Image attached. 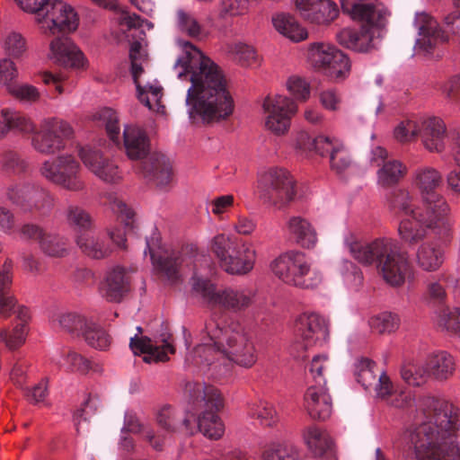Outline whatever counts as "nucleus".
I'll use <instances>...</instances> for the list:
<instances>
[{"mask_svg":"<svg viewBox=\"0 0 460 460\" xmlns=\"http://www.w3.org/2000/svg\"><path fill=\"white\" fill-rule=\"evenodd\" d=\"M320 138H327V137L320 135L312 138L306 131L301 130L295 135L292 146L302 153L314 150L320 155L321 148L318 146Z\"/></svg>","mask_w":460,"mask_h":460,"instance_id":"nucleus-60","label":"nucleus"},{"mask_svg":"<svg viewBox=\"0 0 460 460\" xmlns=\"http://www.w3.org/2000/svg\"><path fill=\"white\" fill-rule=\"evenodd\" d=\"M364 0H341V9L359 23L361 28H344L337 34L339 43L356 52L366 53L377 48L381 29L387 22L389 12L380 2L365 3Z\"/></svg>","mask_w":460,"mask_h":460,"instance_id":"nucleus-6","label":"nucleus"},{"mask_svg":"<svg viewBox=\"0 0 460 460\" xmlns=\"http://www.w3.org/2000/svg\"><path fill=\"white\" fill-rule=\"evenodd\" d=\"M255 293L252 289L241 287H226L219 289L216 307H221L233 313L247 310L254 302Z\"/></svg>","mask_w":460,"mask_h":460,"instance_id":"nucleus-24","label":"nucleus"},{"mask_svg":"<svg viewBox=\"0 0 460 460\" xmlns=\"http://www.w3.org/2000/svg\"><path fill=\"white\" fill-rule=\"evenodd\" d=\"M59 325L73 338H81L91 348L106 350L111 344L107 332L93 320L75 314H66L59 319Z\"/></svg>","mask_w":460,"mask_h":460,"instance_id":"nucleus-15","label":"nucleus"},{"mask_svg":"<svg viewBox=\"0 0 460 460\" xmlns=\"http://www.w3.org/2000/svg\"><path fill=\"white\" fill-rule=\"evenodd\" d=\"M58 121L55 118L43 120L40 129L34 132L31 144L34 148L44 155H54L58 150Z\"/></svg>","mask_w":460,"mask_h":460,"instance_id":"nucleus-27","label":"nucleus"},{"mask_svg":"<svg viewBox=\"0 0 460 460\" xmlns=\"http://www.w3.org/2000/svg\"><path fill=\"white\" fill-rule=\"evenodd\" d=\"M142 89L145 92V95L149 100V104L145 102H140L149 110L164 114V106L162 104L163 87L156 81H154L153 83H148L142 86Z\"/></svg>","mask_w":460,"mask_h":460,"instance_id":"nucleus-57","label":"nucleus"},{"mask_svg":"<svg viewBox=\"0 0 460 460\" xmlns=\"http://www.w3.org/2000/svg\"><path fill=\"white\" fill-rule=\"evenodd\" d=\"M99 119L104 125L107 134L114 143L119 142L120 128L119 118L112 109L103 108L98 113Z\"/></svg>","mask_w":460,"mask_h":460,"instance_id":"nucleus-56","label":"nucleus"},{"mask_svg":"<svg viewBox=\"0 0 460 460\" xmlns=\"http://www.w3.org/2000/svg\"><path fill=\"white\" fill-rule=\"evenodd\" d=\"M321 148L319 155L328 156L331 169L337 174H342L353 165V159L349 150L339 139L334 137L318 139Z\"/></svg>","mask_w":460,"mask_h":460,"instance_id":"nucleus-22","label":"nucleus"},{"mask_svg":"<svg viewBox=\"0 0 460 460\" xmlns=\"http://www.w3.org/2000/svg\"><path fill=\"white\" fill-rule=\"evenodd\" d=\"M413 24L418 30L414 45L417 52L430 53L436 45L448 40V35L440 29L438 22L425 12L415 14Z\"/></svg>","mask_w":460,"mask_h":460,"instance_id":"nucleus-17","label":"nucleus"},{"mask_svg":"<svg viewBox=\"0 0 460 460\" xmlns=\"http://www.w3.org/2000/svg\"><path fill=\"white\" fill-rule=\"evenodd\" d=\"M421 138L424 147L429 152L441 153L446 146H450V155L456 164L460 166V133L456 130L447 131L442 119L429 117L420 119Z\"/></svg>","mask_w":460,"mask_h":460,"instance_id":"nucleus-13","label":"nucleus"},{"mask_svg":"<svg viewBox=\"0 0 460 460\" xmlns=\"http://www.w3.org/2000/svg\"><path fill=\"white\" fill-rule=\"evenodd\" d=\"M402 380L411 386L424 385L430 376L426 361L424 363H405L401 368Z\"/></svg>","mask_w":460,"mask_h":460,"instance_id":"nucleus-43","label":"nucleus"},{"mask_svg":"<svg viewBox=\"0 0 460 460\" xmlns=\"http://www.w3.org/2000/svg\"><path fill=\"white\" fill-rule=\"evenodd\" d=\"M428 369L430 376L437 380H447L456 371V360L454 357L446 350H437L429 353L426 358Z\"/></svg>","mask_w":460,"mask_h":460,"instance_id":"nucleus-31","label":"nucleus"},{"mask_svg":"<svg viewBox=\"0 0 460 460\" xmlns=\"http://www.w3.org/2000/svg\"><path fill=\"white\" fill-rule=\"evenodd\" d=\"M146 244L144 253L146 255L148 251L154 268L164 273L169 279H175L177 278L178 258L170 254L168 251L162 247L159 234L154 232L149 238L146 239Z\"/></svg>","mask_w":460,"mask_h":460,"instance_id":"nucleus-21","label":"nucleus"},{"mask_svg":"<svg viewBox=\"0 0 460 460\" xmlns=\"http://www.w3.org/2000/svg\"><path fill=\"white\" fill-rule=\"evenodd\" d=\"M230 58L242 66H250L256 61V51L253 47L245 43H234L228 47Z\"/></svg>","mask_w":460,"mask_h":460,"instance_id":"nucleus-53","label":"nucleus"},{"mask_svg":"<svg viewBox=\"0 0 460 460\" xmlns=\"http://www.w3.org/2000/svg\"><path fill=\"white\" fill-rule=\"evenodd\" d=\"M350 69V60L349 57L341 51L322 74L332 83H341L349 77Z\"/></svg>","mask_w":460,"mask_h":460,"instance_id":"nucleus-44","label":"nucleus"},{"mask_svg":"<svg viewBox=\"0 0 460 460\" xmlns=\"http://www.w3.org/2000/svg\"><path fill=\"white\" fill-rule=\"evenodd\" d=\"M155 420L161 432L155 434V439L161 438L162 446L167 436L181 433L187 436L195 434V428L188 416L170 405L162 406L155 413Z\"/></svg>","mask_w":460,"mask_h":460,"instance_id":"nucleus-18","label":"nucleus"},{"mask_svg":"<svg viewBox=\"0 0 460 460\" xmlns=\"http://www.w3.org/2000/svg\"><path fill=\"white\" fill-rule=\"evenodd\" d=\"M250 6V0H219L217 15L226 20L245 14Z\"/></svg>","mask_w":460,"mask_h":460,"instance_id":"nucleus-52","label":"nucleus"},{"mask_svg":"<svg viewBox=\"0 0 460 460\" xmlns=\"http://www.w3.org/2000/svg\"><path fill=\"white\" fill-rule=\"evenodd\" d=\"M341 50L327 42H314L309 45L307 50L308 62L314 69L323 73Z\"/></svg>","mask_w":460,"mask_h":460,"instance_id":"nucleus-32","label":"nucleus"},{"mask_svg":"<svg viewBox=\"0 0 460 460\" xmlns=\"http://www.w3.org/2000/svg\"><path fill=\"white\" fill-rule=\"evenodd\" d=\"M407 167L396 159L384 163L376 172L377 184L389 188L396 185L406 174Z\"/></svg>","mask_w":460,"mask_h":460,"instance_id":"nucleus-37","label":"nucleus"},{"mask_svg":"<svg viewBox=\"0 0 460 460\" xmlns=\"http://www.w3.org/2000/svg\"><path fill=\"white\" fill-rule=\"evenodd\" d=\"M287 90L297 101L305 102L311 93L310 84L303 77L291 75L286 82Z\"/></svg>","mask_w":460,"mask_h":460,"instance_id":"nucleus-58","label":"nucleus"},{"mask_svg":"<svg viewBox=\"0 0 460 460\" xmlns=\"http://www.w3.org/2000/svg\"><path fill=\"white\" fill-rule=\"evenodd\" d=\"M371 330L375 332L384 334L395 332L400 326V318L392 313L384 312L372 316L368 320Z\"/></svg>","mask_w":460,"mask_h":460,"instance_id":"nucleus-48","label":"nucleus"},{"mask_svg":"<svg viewBox=\"0 0 460 460\" xmlns=\"http://www.w3.org/2000/svg\"><path fill=\"white\" fill-rule=\"evenodd\" d=\"M342 279L348 289L358 291L363 284V273L351 261H344L342 270Z\"/></svg>","mask_w":460,"mask_h":460,"instance_id":"nucleus-59","label":"nucleus"},{"mask_svg":"<svg viewBox=\"0 0 460 460\" xmlns=\"http://www.w3.org/2000/svg\"><path fill=\"white\" fill-rule=\"evenodd\" d=\"M208 341L195 348V355L208 365L224 359L243 368L252 367L258 352L252 335L237 320L213 313L205 323Z\"/></svg>","mask_w":460,"mask_h":460,"instance_id":"nucleus-3","label":"nucleus"},{"mask_svg":"<svg viewBox=\"0 0 460 460\" xmlns=\"http://www.w3.org/2000/svg\"><path fill=\"white\" fill-rule=\"evenodd\" d=\"M308 449L315 456H322L332 448V440L329 433L317 425H309L302 431Z\"/></svg>","mask_w":460,"mask_h":460,"instance_id":"nucleus-33","label":"nucleus"},{"mask_svg":"<svg viewBox=\"0 0 460 460\" xmlns=\"http://www.w3.org/2000/svg\"><path fill=\"white\" fill-rule=\"evenodd\" d=\"M190 294L191 297L200 301L208 307H216L219 289L215 283L208 279L193 276L190 280Z\"/></svg>","mask_w":460,"mask_h":460,"instance_id":"nucleus-34","label":"nucleus"},{"mask_svg":"<svg viewBox=\"0 0 460 460\" xmlns=\"http://www.w3.org/2000/svg\"><path fill=\"white\" fill-rule=\"evenodd\" d=\"M270 270L285 284L301 289H315L323 280V273L312 269L305 253L296 250L283 252L274 259Z\"/></svg>","mask_w":460,"mask_h":460,"instance_id":"nucleus-9","label":"nucleus"},{"mask_svg":"<svg viewBox=\"0 0 460 460\" xmlns=\"http://www.w3.org/2000/svg\"><path fill=\"white\" fill-rule=\"evenodd\" d=\"M137 333L130 338L129 347L135 355L145 354L143 360L146 363L165 362L169 360V354H173L175 349L172 343V335L163 329L160 333L152 338L147 336L137 337L142 333V327L137 328Z\"/></svg>","mask_w":460,"mask_h":460,"instance_id":"nucleus-16","label":"nucleus"},{"mask_svg":"<svg viewBox=\"0 0 460 460\" xmlns=\"http://www.w3.org/2000/svg\"><path fill=\"white\" fill-rule=\"evenodd\" d=\"M343 242L355 261L364 266L376 264L384 280L391 286L402 285L411 272L408 254L400 251L392 238L378 237L371 242H363L349 232Z\"/></svg>","mask_w":460,"mask_h":460,"instance_id":"nucleus-5","label":"nucleus"},{"mask_svg":"<svg viewBox=\"0 0 460 460\" xmlns=\"http://www.w3.org/2000/svg\"><path fill=\"white\" fill-rule=\"evenodd\" d=\"M420 131V119H405L394 130V137L401 142H407L419 136Z\"/></svg>","mask_w":460,"mask_h":460,"instance_id":"nucleus-61","label":"nucleus"},{"mask_svg":"<svg viewBox=\"0 0 460 460\" xmlns=\"http://www.w3.org/2000/svg\"><path fill=\"white\" fill-rule=\"evenodd\" d=\"M209 247L220 267L230 275L243 276L254 268L257 252L250 242L217 234L210 240Z\"/></svg>","mask_w":460,"mask_h":460,"instance_id":"nucleus-8","label":"nucleus"},{"mask_svg":"<svg viewBox=\"0 0 460 460\" xmlns=\"http://www.w3.org/2000/svg\"><path fill=\"white\" fill-rule=\"evenodd\" d=\"M175 24L180 31L191 38H198L201 34V25L197 18L183 8L177 9L175 13Z\"/></svg>","mask_w":460,"mask_h":460,"instance_id":"nucleus-47","label":"nucleus"},{"mask_svg":"<svg viewBox=\"0 0 460 460\" xmlns=\"http://www.w3.org/2000/svg\"><path fill=\"white\" fill-rule=\"evenodd\" d=\"M390 213L399 221L398 234L409 245L422 242L429 234L443 236L450 233L452 223L444 219L429 205L414 197L406 189L393 190L387 199Z\"/></svg>","mask_w":460,"mask_h":460,"instance_id":"nucleus-4","label":"nucleus"},{"mask_svg":"<svg viewBox=\"0 0 460 460\" xmlns=\"http://www.w3.org/2000/svg\"><path fill=\"white\" fill-rule=\"evenodd\" d=\"M332 363L325 354L316 355L313 358L309 373L316 385H326V375L332 370Z\"/></svg>","mask_w":460,"mask_h":460,"instance_id":"nucleus-50","label":"nucleus"},{"mask_svg":"<svg viewBox=\"0 0 460 460\" xmlns=\"http://www.w3.org/2000/svg\"><path fill=\"white\" fill-rule=\"evenodd\" d=\"M141 173L146 179L154 181L158 187H164L172 180V165L164 155H152L144 162Z\"/></svg>","mask_w":460,"mask_h":460,"instance_id":"nucleus-29","label":"nucleus"},{"mask_svg":"<svg viewBox=\"0 0 460 460\" xmlns=\"http://www.w3.org/2000/svg\"><path fill=\"white\" fill-rule=\"evenodd\" d=\"M27 333L25 323H19L13 328L12 334H8L7 331H2L0 339L5 342L6 347L14 350L24 344Z\"/></svg>","mask_w":460,"mask_h":460,"instance_id":"nucleus-62","label":"nucleus"},{"mask_svg":"<svg viewBox=\"0 0 460 460\" xmlns=\"http://www.w3.org/2000/svg\"><path fill=\"white\" fill-rule=\"evenodd\" d=\"M297 341L290 346V354L298 360L307 358L306 350L314 345L322 346L330 338L329 322L315 313H305L296 320Z\"/></svg>","mask_w":460,"mask_h":460,"instance_id":"nucleus-11","label":"nucleus"},{"mask_svg":"<svg viewBox=\"0 0 460 460\" xmlns=\"http://www.w3.org/2000/svg\"><path fill=\"white\" fill-rule=\"evenodd\" d=\"M36 189L30 183H13L6 188V197L13 205L24 209H31L33 206V194Z\"/></svg>","mask_w":460,"mask_h":460,"instance_id":"nucleus-42","label":"nucleus"},{"mask_svg":"<svg viewBox=\"0 0 460 460\" xmlns=\"http://www.w3.org/2000/svg\"><path fill=\"white\" fill-rule=\"evenodd\" d=\"M13 98L22 102H36L40 98L38 89L31 84H18L16 82L7 91Z\"/></svg>","mask_w":460,"mask_h":460,"instance_id":"nucleus-63","label":"nucleus"},{"mask_svg":"<svg viewBox=\"0 0 460 460\" xmlns=\"http://www.w3.org/2000/svg\"><path fill=\"white\" fill-rule=\"evenodd\" d=\"M1 116L3 120L0 121V139L4 138L13 129H18L22 133H32L35 130L34 125L29 119L9 109H3Z\"/></svg>","mask_w":460,"mask_h":460,"instance_id":"nucleus-38","label":"nucleus"},{"mask_svg":"<svg viewBox=\"0 0 460 460\" xmlns=\"http://www.w3.org/2000/svg\"><path fill=\"white\" fill-rule=\"evenodd\" d=\"M128 430L133 433H142L143 438L150 444V446L157 451L162 450V440L161 438L155 439V431L149 427H143L137 419L132 414L126 413L124 419V427L122 430Z\"/></svg>","mask_w":460,"mask_h":460,"instance_id":"nucleus-46","label":"nucleus"},{"mask_svg":"<svg viewBox=\"0 0 460 460\" xmlns=\"http://www.w3.org/2000/svg\"><path fill=\"white\" fill-rule=\"evenodd\" d=\"M258 191L260 199L265 205L279 209L294 199L295 180L283 168H270L261 175Z\"/></svg>","mask_w":460,"mask_h":460,"instance_id":"nucleus-10","label":"nucleus"},{"mask_svg":"<svg viewBox=\"0 0 460 460\" xmlns=\"http://www.w3.org/2000/svg\"><path fill=\"white\" fill-rule=\"evenodd\" d=\"M79 26V15L74 7L59 2V32L71 33Z\"/></svg>","mask_w":460,"mask_h":460,"instance_id":"nucleus-55","label":"nucleus"},{"mask_svg":"<svg viewBox=\"0 0 460 460\" xmlns=\"http://www.w3.org/2000/svg\"><path fill=\"white\" fill-rule=\"evenodd\" d=\"M76 243L86 256L94 260L106 259L112 253L111 246L99 237L80 235L77 237Z\"/></svg>","mask_w":460,"mask_h":460,"instance_id":"nucleus-40","label":"nucleus"},{"mask_svg":"<svg viewBox=\"0 0 460 460\" xmlns=\"http://www.w3.org/2000/svg\"><path fill=\"white\" fill-rule=\"evenodd\" d=\"M80 156L84 164L99 179L107 182H113L119 179L118 166L104 158L99 151L83 148L80 151Z\"/></svg>","mask_w":460,"mask_h":460,"instance_id":"nucleus-25","label":"nucleus"},{"mask_svg":"<svg viewBox=\"0 0 460 460\" xmlns=\"http://www.w3.org/2000/svg\"><path fill=\"white\" fill-rule=\"evenodd\" d=\"M66 217L68 225L78 231H87L91 228L93 224L90 214L77 206H70L66 211Z\"/></svg>","mask_w":460,"mask_h":460,"instance_id":"nucleus-54","label":"nucleus"},{"mask_svg":"<svg viewBox=\"0 0 460 460\" xmlns=\"http://www.w3.org/2000/svg\"><path fill=\"white\" fill-rule=\"evenodd\" d=\"M375 366L374 361L364 358L357 359L354 363V376L357 381L366 389L375 385L376 381V375L374 371Z\"/></svg>","mask_w":460,"mask_h":460,"instance_id":"nucleus-49","label":"nucleus"},{"mask_svg":"<svg viewBox=\"0 0 460 460\" xmlns=\"http://www.w3.org/2000/svg\"><path fill=\"white\" fill-rule=\"evenodd\" d=\"M123 139L127 155L130 159H142L148 154V139L141 128L135 126H125Z\"/></svg>","mask_w":460,"mask_h":460,"instance_id":"nucleus-30","label":"nucleus"},{"mask_svg":"<svg viewBox=\"0 0 460 460\" xmlns=\"http://www.w3.org/2000/svg\"><path fill=\"white\" fill-rule=\"evenodd\" d=\"M183 54L174 63L181 77L190 75V87L187 91L186 106L190 119H200L212 124L227 119L234 111V101L226 90V84L218 66L187 40H179Z\"/></svg>","mask_w":460,"mask_h":460,"instance_id":"nucleus-1","label":"nucleus"},{"mask_svg":"<svg viewBox=\"0 0 460 460\" xmlns=\"http://www.w3.org/2000/svg\"><path fill=\"white\" fill-rule=\"evenodd\" d=\"M434 324L442 331H446L460 338V307L450 309L441 307L432 317Z\"/></svg>","mask_w":460,"mask_h":460,"instance_id":"nucleus-41","label":"nucleus"},{"mask_svg":"<svg viewBox=\"0 0 460 460\" xmlns=\"http://www.w3.org/2000/svg\"><path fill=\"white\" fill-rule=\"evenodd\" d=\"M318 99L322 107L329 111H339L342 102L341 94L335 88L320 91Z\"/></svg>","mask_w":460,"mask_h":460,"instance_id":"nucleus-64","label":"nucleus"},{"mask_svg":"<svg viewBox=\"0 0 460 460\" xmlns=\"http://www.w3.org/2000/svg\"><path fill=\"white\" fill-rule=\"evenodd\" d=\"M59 66L80 69L87 66V59L69 38H59Z\"/></svg>","mask_w":460,"mask_h":460,"instance_id":"nucleus-36","label":"nucleus"},{"mask_svg":"<svg viewBox=\"0 0 460 460\" xmlns=\"http://www.w3.org/2000/svg\"><path fill=\"white\" fill-rule=\"evenodd\" d=\"M286 228L296 243L303 249L312 250L318 243L314 226L305 217L292 216L286 222Z\"/></svg>","mask_w":460,"mask_h":460,"instance_id":"nucleus-26","label":"nucleus"},{"mask_svg":"<svg viewBox=\"0 0 460 460\" xmlns=\"http://www.w3.org/2000/svg\"><path fill=\"white\" fill-rule=\"evenodd\" d=\"M24 12L38 15L37 22L44 34H55L58 29V17L55 6L58 0H14Z\"/></svg>","mask_w":460,"mask_h":460,"instance_id":"nucleus-23","label":"nucleus"},{"mask_svg":"<svg viewBox=\"0 0 460 460\" xmlns=\"http://www.w3.org/2000/svg\"><path fill=\"white\" fill-rule=\"evenodd\" d=\"M441 183L442 175L434 167L420 166L412 172L411 184L419 191L421 201L429 205L444 219H449V205L437 192Z\"/></svg>","mask_w":460,"mask_h":460,"instance_id":"nucleus-14","label":"nucleus"},{"mask_svg":"<svg viewBox=\"0 0 460 460\" xmlns=\"http://www.w3.org/2000/svg\"><path fill=\"white\" fill-rule=\"evenodd\" d=\"M263 460H301L297 448L288 443L277 442L266 447L262 453Z\"/></svg>","mask_w":460,"mask_h":460,"instance_id":"nucleus-45","label":"nucleus"},{"mask_svg":"<svg viewBox=\"0 0 460 460\" xmlns=\"http://www.w3.org/2000/svg\"><path fill=\"white\" fill-rule=\"evenodd\" d=\"M274 28L292 41L299 42L308 37L305 28L301 26L294 16L288 13H278L272 17Z\"/></svg>","mask_w":460,"mask_h":460,"instance_id":"nucleus-35","label":"nucleus"},{"mask_svg":"<svg viewBox=\"0 0 460 460\" xmlns=\"http://www.w3.org/2000/svg\"><path fill=\"white\" fill-rule=\"evenodd\" d=\"M78 163L71 156H59V186L69 190H79L82 181L77 178Z\"/></svg>","mask_w":460,"mask_h":460,"instance_id":"nucleus-39","label":"nucleus"},{"mask_svg":"<svg viewBox=\"0 0 460 460\" xmlns=\"http://www.w3.org/2000/svg\"><path fill=\"white\" fill-rule=\"evenodd\" d=\"M261 109L264 128L277 137L289 132L292 118L298 111L296 100L282 94L265 97Z\"/></svg>","mask_w":460,"mask_h":460,"instance_id":"nucleus-12","label":"nucleus"},{"mask_svg":"<svg viewBox=\"0 0 460 460\" xmlns=\"http://www.w3.org/2000/svg\"><path fill=\"white\" fill-rule=\"evenodd\" d=\"M337 4L332 0H320L317 10L311 14V23L318 25L330 24L339 15Z\"/></svg>","mask_w":460,"mask_h":460,"instance_id":"nucleus-51","label":"nucleus"},{"mask_svg":"<svg viewBox=\"0 0 460 460\" xmlns=\"http://www.w3.org/2000/svg\"><path fill=\"white\" fill-rule=\"evenodd\" d=\"M445 252L435 242H422L415 252V261L419 268L424 271H436L443 264Z\"/></svg>","mask_w":460,"mask_h":460,"instance_id":"nucleus-28","label":"nucleus"},{"mask_svg":"<svg viewBox=\"0 0 460 460\" xmlns=\"http://www.w3.org/2000/svg\"><path fill=\"white\" fill-rule=\"evenodd\" d=\"M185 391L189 394L190 402L197 410H204L197 418V426L193 425L195 433L199 431L210 439L220 438L225 433V426L216 413L223 407L218 390L204 383L188 382Z\"/></svg>","mask_w":460,"mask_h":460,"instance_id":"nucleus-7","label":"nucleus"},{"mask_svg":"<svg viewBox=\"0 0 460 460\" xmlns=\"http://www.w3.org/2000/svg\"><path fill=\"white\" fill-rule=\"evenodd\" d=\"M425 420L411 435L416 460H456L460 456V414L448 402L430 395L418 399Z\"/></svg>","mask_w":460,"mask_h":460,"instance_id":"nucleus-2","label":"nucleus"},{"mask_svg":"<svg viewBox=\"0 0 460 460\" xmlns=\"http://www.w3.org/2000/svg\"><path fill=\"white\" fill-rule=\"evenodd\" d=\"M305 409L313 420H325L332 413V400L326 385H310L305 397Z\"/></svg>","mask_w":460,"mask_h":460,"instance_id":"nucleus-20","label":"nucleus"},{"mask_svg":"<svg viewBox=\"0 0 460 460\" xmlns=\"http://www.w3.org/2000/svg\"><path fill=\"white\" fill-rule=\"evenodd\" d=\"M131 278L125 268L114 266L107 270L100 283L101 295L110 302H120L130 291Z\"/></svg>","mask_w":460,"mask_h":460,"instance_id":"nucleus-19","label":"nucleus"}]
</instances>
